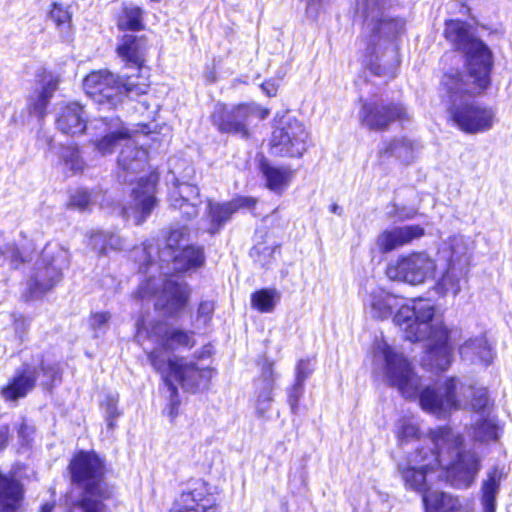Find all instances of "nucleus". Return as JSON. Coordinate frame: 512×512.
Wrapping results in <instances>:
<instances>
[{
	"instance_id": "obj_27",
	"label": "nucleus",
	"mask_w": 512,
	"mask_h": 512,
	"mask_svg": "<svg viewBox=\"0 0 512 512\" xmlns=\"http://www.w3.org/2000/svg\"><path fill=\"white\" fill-rule=\"evenodd\" d=\"M424 235V229L419 225L394 227L382 232L377 239L379 249L386 253L406 245Z\"/></svg>"
},
{
	"instance_id": "obj_52",
	"label": "nucleus",
	"mask_w": 512,
	"mask_h": 512,
	"mask_svg": "<svg viewBox=\"0 0 512 512\" xmlns=\"http://www.w3.org/2000/svg\"><path fill=\"white\" fill-rule=\"evenodd\" d=\"M397 436L401 443L408 442L419 437V429L415 424L403 420L399 424Z\"/></svg>"
},
{
	"instance_id": "obj_2",
	"label": "nucleus",
	"mask_w": 512,
	"mask_h": 512,
	"mask_svg": "<svg viewBox=\"0 0 512 512\" xmlns=\"http://www.w3.org/2000/svg\"><path fill=\"white\" fill-rule=\"evenodd\" d=\"M444 35L456 50L464 54L467 68V79L457 71L445 73L442 78V86L450 102L448 111L451 119L466 133L485 132L492 128L495 113L491 108L476 103L473 97L490 84L492 53L483 41L474 37L463 21H447Z\"/></svg>"
},
{
	"instance_id": "obj_29",
	"label": "nucleus",
	"mask_w": 512,
	"mask_h": 512,
	"mask_svg": "<svg viewBox=\"0 0 512 512\" xmlns=\"http://www.w3.org/2000/svg\"><path fill=\"white\" fill-rule=\"evenodd\" d=\"M398 306V298L382 288L373 289L365 300V308L371 317L386 319L391 316Z\"/></svg>"
},
{
	"instance_id": "obj_6",
	"label": "nucleus",
	"mask_w": 512,
	"mask_h": 512,
	"mask_svg": "<svg viewBox=\"0 0 512 512\" xmlns=\"http://www.w3.org/2000/svg\"><path fill=\"white\" fill-rule=\"evenodd\" d=\"M83 87L87 95L100 106L114 109L122 104L124 97L146 94L149 83L146 77L140 75L122 79L108 70H99L86 76Z\"/></svg>"
},
{
	"instance_id": "obj_19",
	"label": "nucleus",
	"mask_w": 512,
	"mask_h": 512,
	"mask_svg": "<svg viewBox=\"0 0 512 512\" xmlns=\"http://www.w3.org/2000/svg\"><path fill=\"white\" fill-rule=\"evenodd\" d=\"M169 203L170 207L179 211L184 219L196 217L202 204L198 187L177 180L169 193Z\"/></svg>"
},
{
	"instance_id": "obj_21",
	"label": "nucleus",
	"mask_w": 512,
	"mask_h": 512,
	"mask_svg": "<svg viewBox=\"0 0 512 512\" xmlns=\"http://www.w3.org/2000/svg\"><path fill=\"white\" fill-rule=\"evenodd\" d=\"M212 498L204 482L196 481L183 491L171 512H214Z\"/></svg>"
},
{
	"instance_id": "obj_10",
	"label": "nucleus",
	"mask_w": 512,
	"mask_h": 512,
	"mask_svg": "<svg viewBox=\"0 0 512 512\" xmlns=\"http://www.w3.org/2000/svg\"><path fill=\"white\" fill-rule=\"evenodd\" d=\"M138 296L140 298L156 296L155 307L173 315L186 306L190 291L183 282L173 278L160 279L151 275L139 286Z\"/></svg>"
},
{
	"instance_id": "obj_43",
	"label": "nucleus",
	"mask_w": 512,
	"mask_h": 512,
	"mask_svg": "<svg viewBox=\"0 0 512 512\" xmlns=\"http://www.w3.org/2000/svg\"><path fill=\"white\" fill-rule=\"evenodd\" d=\"M473 437L475 440L482 442L497 440L498 428L490 419L478 420L473 427Z\"/></svg>"
},
{
	"instance_id": "obj_4",
	"label": "nucleus",
	"mask_w": 512,
	"mask_h": 512,
	"mask_svg": "<svg viewBox=\"0 0 512 512\" xmlns=\"http://www.w3.org/2000/svg\"><path fill=\"white\" fill-rule=\"evenodd\" d=\"M393 322L411 342L428 340L423 365L435 372L445 371L452 361L449 332L441 319L435 317V307L429 300L418 299L400 306Z\"/></svg>"
},
{
	"instance_id": "obj_17",
	"label": "nucleus",
	"mask_w": 512,
	"mask_h": 512,
	"mask_svg": "<svg viewBox=\"0 0 512 512\" xmlns=\"http://www.w3.org/2000/svg\"><path fill=\"white\" fill-rule=\"evenodd\" d=\"M158 176L150 173L148 176L138 179L136 186L132 189V200L128 207L121 209V215L132 218L136 225H141L151 214L157 204L155 187Z\"/></svg>"
},
{
	"instance_id": "obj_36",
	"label": "nucleus",
	"mask_w": 512,
	"mask_h": 512,
	"mask_svg": "<svg viewBox=\"0 0 512 512\" xmlns=\"http://www.w3.org/2000/svg\"><path fill=\"white\" fill-rule=\"evenodd\" d=\"M465 273L466 270L448 265L446 272L435 285L437 293L440 295H446L450 293L453 296H456L461 290L460 280L465 275Z\"/></svg>"
},
{
	"instance_id": "obj_48",
	"label": "nucleus",
	"mask_w": 512,
	"mask_h": 512,
	"mask_svg": "<svg viewBox=\"0 0 512 512\" xmlns=\"http://www.w3.org/2000/svg\"><path fill=\"white\" fill-rule=\"evenodd\" d=\"M91 204V193L80 188L71 193L67 207L79 211H86L90 209Z\"/></svg>"
},
{
	"instance_id": "obj_26",
	"label": "nucleus",
	"mask_w": 512,
	"mask_h": 512,
	"mask_svg": "<svg viewBox=\"0 0 512 512\" xmlns=\"http://www.w3.org/2000/svg\"><path fill=\"white\" fill-rule=\"evenodd\" d=\"M56 126L64 134L71 136L82 134L86 128L84 107L77 102L61 106L57 113Z\"/></svg>"
},
{
	"instance_id": "obj_47",
	"label": "nucleus",
	"mask_w": 512,
	"mask_h": 512,
	"mask_svg": "<svg viewBox=\"0 0 512 512\" xmlns=\"http://www.w3.org/2000/svg\"><path fill=\"white\" fill-rule=\"evenodd\" d=\"M111 314L106 311L92 313L89 317V328L93 332L94 337L104 335L110 325Z\"/></svg>"
},
{
	"instance_id": "obj_13",
	"label": "nucleus",
	"mask_w": 512,
	"mask_h": 512,
	"mask_svg": "<svg viewBox=\"0 0 512 512\" xmlns=\"http://www.w3.org/2000/svg\"><path fill=\"white\" fill-rule=\"evenodd\" d=\"M308 139L305 125L294 117H286L272 132V153L281 157L300 158L308 149Z\"/></svg>"
},
{
	"instance_id": "obj_56",
	"label": "nucleus",
	"mask_w": 512,
	"mask_h": 512,
	"mask_svg": "<svg viewBox=\"0 0 512 512\" xmlns=\"http://www.w3.org/2000/svg\"><path fill=\"white\" fill-rule=\"evenodd\" d=\"M33 432V428L28 426L25 421H22L18 428V437L23 445L29 443Z\"/></svg>"
},
{
	"instance_id": "obj_18",
	"label": "nucleus",
	"mask_w": 512,
	"mask_h": 512,
	"mask_svg": "<svg viewBox=\"0 0 512 512\" xmlns=\"http://www.w3.org/2000/svg\"><path fill=\"white\" fill-rule=\"evenodd\" d=\"M410 119L407 108L401 103L365 102L360 111L362 125L370 130L383 131L394 121L403 123Z\"/></svg>"
},
{
	"instance_id": "obj_61",
	"label": "nucleus",
	"mask_w": 512,
	"mask_h": 512,
	"mask_svg": "<svg viewBox=\"0 0 512 512\" xmlns=\"http://www.w3.org/2000/svg\"><path fill=\"white\" fill-rule=\"evenodd\" d=\"M53 507L54 506L52 504L46 503L41 506L40 512H52Z\"/></svg>"
},
{
	"instance_id": "obj_46",
	"label": "nucleus",
	"mask_w": 512,
	"mask_h": 512,
	"mask_svg": "<svg viewBox=\"0 0 512 512\" xmlns=\"http://www.w3.org/2000/svg\"><path fill=\"white\" fill-rule=\"evenodd\" d=\"M118 401L119 397L117 394H109L102 404L108 431H113L116 426V419L121 415L117 407Z\"/></svg>"
},
{
	"instance_id": "obj_38",
	"label": "nucleus",
	"mask_w": 512,
	"mask_h": 512,
	"mask_svg": "<svg viewBox=\"0 0 512 512\" xmlns=\"http://www.w3.org/2000/svg\"><path fill=\"white\" fill-rule=\"evenodd\" d=\"M120 30L140 31L144 28L143 11L140 7L128 5L123 8L122 15L118 20Z\"/></svg>"
},
{
	"instance_id": "obj_53",
	"label": "nucleus",
	"mask_w": 512,
	"mask_h": 512,
	"mask_svg": "<svg viewBox=\"0 0 512 512\" xmlns=\"http://www.w3.org/2000/svg\"><path fill=\"white\" fill-rule=\"evenodd\" d=\"M50 18L55 22L57 27H61L70 22L71 14L62 5L53 3V7L50 11Z\"/></svg>"
},
{
	"instance_id": "obj_25",
	"label": "nucleus",
	"mask_w": 512,
	"mask_h": 512,
	"mask_svg": "<svg viewBox=\"0 0 512 512\" xmlns=\"http://www.w3.org/2000/svg\"><path fill=\"white\" fill-rule=\"evenodd\" d=\"M147 52V39L145 36L125 34L117 46V54L129 67L142 70Z\"/></svg>"
},
{
	"instance_id": "obj_30",
	"label": "nucleus",
	"mask_w": 512,
	"mask_h": 512,
	"mask_svg": "<svg viewBox=\"0 0 512 512\" xmlns=\"http://www.w3.org/2000/svg\"><path fill=\"white\" fill-rule=\"evenodd\" d=\"M422 145L419 141L412 140L406 137L394 138L380 150L381 157H395L403 163H411Z\"/></svg>"
},
{
	"instance_id": "obj_32",
	"label": "nucleus",
	"mask_w": 512,
	"mask_h": 512,
	"mask_svg": "<svg viewBox=\"0 0 512 512\" xmlns=\"http://www.w3.org/2000/svg\"><path fill=\"white\" fill-rule=\"evenodd\" d=\"M462 359L471 363L489 365L493 359V351L485 336L467 340L459 349Z\"/></svg>"
},
{
	"instance_id": "obj_5",
	"label": "nucleus",
	"mask_w": 512,
	"mask_h": 512,
	"mask_svg": "<svg viewBox=\"0 0 512 512\" xmlns=\"http://www.w3.org/2000/svg\"><path fill=\"white\" fill-rule=\"evenodd\" d=\"M148 359L153 368L161 374L169 391V416L172 419L177 416L180 404L178 389L174 382H178L186 391L196 392L208 386L213 374V370L209 367H200L186 358L168 360L160 355L159 351L149 352Z\"/></svg>"
},
{
	"instance_id": "obj_49",
	"label": "nucleus",
	"mask_w": 512,
	"mask_h": 512,
	"mask_svg": "<svg viewBox=\"0 0 512 512\" xmlns=\"http://www.w3.org/2000/svg\"><path fill=\"white\" fill-rule=\"evenodd\" d=\"M6 260L9 261L13 268H17L25 262V259L14 243H0V262Z\"/></svg>"
},
{
	"instance_id": "obj_11",
	"label": "nucleus",
	"mask_w": 512,
	"mask_h": 512,
	"mask_svg": "<svg viewBox=\"0 0 512 512\" xmlns=\"http://www.w3.org/2000/svg\"><path fill=\"white\" fill-rule=\"evenodd\" d=\"M268 110L261 109L255 103H242L235 106L216 104L211 115L212 123L219 131L248 137V125L254 119L263 120Z\"/></svg>"
},
{
	"instance_id": "obj_42",
	"label": "nucleus",
	"mask_w": 512,
	"mask_h": 512,
	"mask_svg": "<svg viewBox=\"0 0 512 512\" xmlns=\"http://www.w3.org/2000/svg\"><path fill=\"white\" fill-rule=\"evenodd\" d=\"M122 126L119 119H111L109 122L106 118L93 119L91 121L86 120L85 131L91 137L103 136L105 133Z\"/></svg>"
},
{
	"instance_id": "obj_12",
	"label": "nucleus",
	"mask_w": 512,
	"mask_h": 512,
	"mask_svg": "<svg viewBox=\"0 0 512 512\" xmlns=\"http://www.w3.org/2000/svg\"><path fill=\"white\" fill-rule=\"evenodd\" d=\"M188 229L184 226L171 229L161 249L151 242H145L141 249L134 251L135 260L142 273L161 271L163 263H170L172 256L188 244Z\"/></svg>"
},
{
	"instance_id": "obj_41",
	"label": "nucleus",
	"mask_w": 512,
	"mask_h": 512,
	"mask_svg": "<svg viewBox=\"0 0 512 512\" xmlns=\"http://www.w3.org/2000/svg\"><path fill=\"white\" fill-rule=\"evenodd\" d=\"M31 364L37 367L38 375L40 374V372L43 374V386H52L55 382H59L61 380V372L58 364H45L41 357H38L36 360H33V363Z\"/></svg>"
},
{
	"instance_id": "obj_3",
	"label": "nucleus",
	"mask_w": 512,
	"mask_h": 512,
	"mask_svg": "<svg viewBox=\"0 0 512 512\" xmlns=\"http://www.w3.org/2000/svg\"><path fill=\"white\" fill-rule=\"evenodd\" d=\"M376 355L384 361L387 383L404 398L418 399L421 408L430 414L445 417L452 411L468 408L484 413L489 405L485 388L466 386L454 377L439 386H427L421 390V377L415 373L408 358L385 342L378 344Z\"/></svg>"
},
{
	"instance_id": "obj_35",
	"label": "nucleus",
	"mask_w": 512,
	"mask_h": 512,
	"mask_svg": "<svg viewBox=\"0 0 512 512\" xmlns=\"http://www.w3.org/2000/svg\"><path fill=\"white\" fill-rule=\"evenodd\" d=\"M470 241L462 235L450 239V258L448 265L466 270L470 262Z\"/></svg>"
},
{
	"instance_id": "obj_62",
	"label": "nucleus",
	"mask_w": 512,
	"mask_h": 512,
	"mask_svg": "<svg viewBox=\"0 0 512 512\" xmlns=\"http://www.w3.org/2000/svg\"><path fill=\"white\" fill-rule=\"evenodd\" d=\"M330 211H331L332 213H335V214H340V213H341V207H340V206H338L337 204H333V205H331V207H330Z\"/></svg>"
},
{
	"instance_id": "obj_59",
	"label": "nucleus",
	"mask_w": 512,
	"mask_h": 512,
	"mask_svg": "<svg viewBox=\"0 0 512 512\" xmlns=\"http://www.w3.org/2000/svg\"><path fill=\"white\" fill-rule=\"evenodd\" d=\"M262 90L266 93L267 96L272 97L276 95L277 87L271 82H265L262 84Z\"/></svg>"
},
{
	"instance_id": "obj_8",
	"label": "nucleus",
	"mask_w": 512,
	"mask_h": 512,
	"mask_svg": "<svg viewBox=\"0 0 512 512\" xmlns=\"http://www.w3.org/2000/svg\"><path fill=\"white\" fill-rule=\"evenodd\" d=\"M398 35L391 31L363 35L365 44L364 65L376 76L392 79L400 66Z\"/></svg>"
},
{
	"instance_id": "obj_58",
	"label": "nucleus",
	"mask_w": 512,
	"mask_h": 512,
	"mask_svg": "<svg viewBox=\"0 0 512 512\" xmlns=\"http://www.w3.org/2000/svg\"><path fill=\"white\" fill-rule=\"evenodd\" d=\"M10 440V428L8 425H2L0 427V451L4 450Z\"/></svg>"
},
{
	"instance_id": "obj_14",
	"label": "nucleus",
	"mask_w": 512,
	"mask_h": 512,
	"mask_svg": "<svg viewBox=\"0 0 512 512\" xmlns=\"http://www.w3.org/2000/svg\"><path fill=\"white\" fill-rule=\"evenodd\" d=\"M391 0H357V12L363 18V35L391 31L400 35L405 21L390 15Z\"/></svg>"
},
{
	"instance_id": "obj_55",
	"label": "nucleus",
	"mask_w": 512,
	"mask_h": 512,
	"mask_svg": "<svg viewBox=\"0 0 512 512\" xmlns=\"http://www.w3.org/2000/svg\"><path fill=\"white\" fill-rule=\"evenodd\" d=\"M328 0H306V14L308 17L315 19L321 7Z\"/></svg>"
},
{
	"instance_id": "obj_31",
	"label": "nucleus",
	"mask_w": 512,
	"mask_h": 512,
	"mask_svg": "<svg viewBox=\"0 0 512 512\" xmlns=\"http://www.w3.org/2000/svg\"><path fill=\"white\" fill-rule=\"evenodd\" d=\"M504 474L501 469L494 466L486 473L480 489V500L483 512L496 511V497L499 493Z\"/></svg>"
},
{
	"instance_id": "obj_39",
	"label": "nucleus",
	"mask_w": 512,
	"mask_h": 512,
	"mask_svg": "<svg viewBox=\"0 0 512 512\" xmlns=\"http://www.w3.org/2000/svg\"><path fill=\"white\" fill-rule=\"evenodd\" d=\"M128 135V130L120 126L119 128L105 133V135L101 136L100 140H96L95 148L102 156L110 154L116 145L122 141H126Z\"/></svg>"
},
{
	"instance_id": "obj_50",
	"label": "nucleus",
	"mask_w": 512,
	"mask_h": 512,
	"mask_svg": "<svg viewBox=\"0 0 512 512\" xmlns=\"http://www.w3.org/2000/svg\"><path fill=\"white\" fill-rule=\"evenodd\" d=\"M304 393V384L294 382V384L287 389V403L290 406L291 413L296 415L298 412L299 401Z\"/></svg>"
},
{
	"instance_id": "obj_28",
	"label": "nucleus",
	"mask_w": 512,
	"mask_h": 512,
	"mask_svg": "<svg viewBox=\"0 0 512 512\" xmlns=\"http://www.w3.org/2000/svg\"><path fill=\"white\" fill-rule=\"evenodd\" d=\"M59 79L52 74L43 76L40 88L35 89L28 99L29 112L42 119L46 115V108L57 90Z\"/></svg>"
},
{
	"instance_id": "obj_51",
	"label": "nucleus",
	"mask_w": 512,
	"mask_h": 512,
	"mask_svg": "<svg viewBox=\"0 0 512 512\" xmlns=\"http://www.w3.org/2000/svg\"><path fill=\"white\" fill-rule=\"evenodd\" d=\"M89 245L93 250L100 255L107 254L108 251V232L96 231L93 232L89 239Z\"/></svg>"
},
{
	"instance_id": "obj_23",
	"label": "nucleus",
	"mask_w": 512,
	"mask_h": 512,
	"mask_svg": "<svg viewBox=\"0 0 512 512\" xmlns=\"http://www.w3.org/2000/svg\"><path fill=\"white\" fill-rule=\"evenodd\" d=\"M147 151L142 147H138L134 140L128 135L124 147L118 157V166L122 170L119 178L123 182L133 183L130 175L138 174L143 171L147 165Z\"/></svg>"
},
{
	"instance_id": "obj_20",
	"label": "nucleus",
	"mask_w": 512,
	"mask_h": 512,
	"mask_svg": "<svg viewBox=\"0 0 512 512\" xmlns=\"http://www.w3.org/2000/svg\"><path fill=\"white\" fill-rule=\"evenodd\" d=\"M278 378L277 373L273 369V364L265 362L262 366L260 376L254 381L255 402L254 407L256 415L259 418H269L271 411L275 383Z\"/></svg>"
},
{
	"instance_id": "obj_1",
	"label": "nucleus",
	"mask_w": 512,
	"mask_h": 512,
	"mask_svg": "<svg viewBox=\"0 0 512 512\" xmlns=\"http://www.w3.org/2000/svg\"><path fill=\"white\" fill-rule=\"evenodd\" d=\"M434 448H417L397 465L406 488L422 494L425 512H453L459 500L447 493L428 491L426 477L430 471L441 467L452 486L467 489L480 470V460L474 452L463 451V437L449 427H439L430 432Z\"/></svg>"
},
{
	"instance_id": "obj_22",
	"label": "nucleus",
	"mask_w": 512,
	"mask_h": 512,
	"mask_svg": "<svg viewBox=\"0 0 512 512\" xmlns=\"http://www.w3.org/2000/svg\"><path fill=\"white\" fill-rule=\"evenodd\" d=\"M255 203V199L251 197H237L224 203L209 200L207 204L209 218L207 231L212 235L217 233L234 213L243 208L251 209L255 206Z\"/></svg>"
},
{
	"instance_id": "obj_33",
	"label": "nucleus",
	"mask_w": 512,
	"mask_h": 512,
	"mask_svg": "<svg viewBox=\"0 0 512 512\" xmlns=\"http://www.w3.org/2000/svg\"><path fill=\"white\" fill-rule=\"evenodd\" d=\"M21 498L20 484L0 473V512H18Z\"/></svg>"
},
{
	"instance_id": "obj_40",
	"label": "nucleus",
	"mask_w": 512,
	"mask_h": 512,
	"mask_svg": "<svg viewBox=\"0 0 512 512\" xmlns=\"http://www.w3.org/2000/svg\"><path fill=\"white\" fill-rule=\"evenodd\" d=\"M279 299L275 289H261L251 295V305L262 313H270L274 310Z\"/></svg>"
},
{
	"instance_id": "obj_44",
	"label": "nucleus",
	"mask_w": 512,
	"mask_h": 512,
	"mask_svg": "<svg viewBox=\"0 0 512 512\" xmlns=\"http://www.w3.org/2000/svg\"><path fill=\"white\" fill-rule=\"evenodd\" d=\"M215 310L212 300H203L199 303L193 325L196 329H204L210 326Z\"/></svg>"
},
{
	"instance_id": "obj_24",
	"label": "nucleus",
	"mask_w": 512,
	"mask_h": 512,
	"mask_svg": "<svg viewBox=\"0 0 512 512\" xmlns=\"http://www.w3.org/2000/svg\"><path fill=\"white\" fill-rule=\"evenodd\" d=\"M37 378V367L31 363H23L16 370L11 382L3 388L2 396L12 401L25 397L34 388Z\"/></svg>"
},
{
	"instance_id": "obj_16",
	"label": "nucleus",
	"mask_w": 512,
	"mask_h": 512,
	"mask_svg": "<svg viewBox=\"0 0 512 512\" xmlns=\"http://www.w3.org/2000/svg\"><path fill=\"white\" fill-rule=\"evenodd\" d=\"M435 261L424 252H414L400 256L395 264L387 268V276L411 285H419L434 277Z\"/></svg>"
},
{
	"instance_id": "obj_37",
	"label": "nucleus",
	"mask_w": 512,
	"mask_h": 512,
	"mask_svg": "<svg viewBox=\"0 0 512 512\" xmlns=\"http://www.w3.org/2000/svg\"><path fill=\"white\" fill-rule=\"evenodd\" d=\"M261 171L266 179L267 187L276 192L282 191L288 186L292 174L288 168L274 167L268 163L261 165Z\"/></svg>"
},
{
	"instance_id": "obj_57",
	"label": "nucleus",
	"mask_w": 512,
	"mask_h": 512,
	"mask_svg": "<svg viewBox=\"0 0 512 512\" xmlns=\"http://www.w3.org/2000/svg\"><path fill=\"white\" fill-rule=\"evenodd\" d=\"M124 246V240L119 235L108 232V248L110 250H122Z\"/></svg>"
},
{
	"instance_id": "obj_45",
	"label": "nucleus",
	"mask_w": 512,
	"mask_h": 512,
	"mask_svg": "<svg viewBox=\"0 0 512 512\" xmlns=\"http://www.w3.org/2000/svg\"><path fill=\"white\" fill-rule=\"evenodd\" d=\"M60 157L66 167L73 172L81 171L84 167V161L76 145L62 146Z\"/></svg>"
},
{
	"instance_id": "obj_60",
	"label": "nucleus",
	"mask_w": 512,
	"mask_h": 512,
	"mask_svg": "<svg viewBox=\"0 0 512 512\" xmlns=\"http://www.w3.org/2000/svg\"><path fill=\"white\" fill-rule=\"evenodd\" d=\"M26 321L24 319L16 320L15 321V330L17 333L21 332L24 333L26 330Z\"/></svg>"
},
{
	"instance_id": "obj_15",
	"label": "nucleus",
	"mask_w": 512,
	"mask_h": 512,
	"mask_svg": "<svg viewBox=\"0 0 512 512\" xmlns=\"http://www.w3.org/2000/svg\"><path fill=\"white\" fill-rule=\"evenodd\" d=\"M61 269L58 258L54 257L53 249L50 245H47L27 282V288L23 294L24 298L27 301L38 299L53 289L62 279Z\"/></svg>"
},
{
	"instance_id": "obj_54",
	"label": "nucleus",
	"mask_w": 512,
	"mask_h": 512,
	"mask_svg": "<svg viewBox=\"0 0 512 512\" xmlns=\"http://www.w3.org/2000/svg\"><path fill=\"white\" fill-rule=\"evenodd\" d=\"M313 367L310 360L301 359L295 368V382L304 384L308 377L312 374Z\"/></svg>"
},
{
	"instance_id": "obj_7",
	"label": "nucleus",
	"mask_w": 512,
	"mask_h": 512,
	"mask_svg": "<svg viewBox=\"0 0 512 512\" xmlns=\"http://www.w3.org/2000/svg\"><path fill=\"white\" fill-rule=\"evenodd\" d=\"M72 481L83 486L81 498L73 503L68 512H102L101 499L105 497L103 487V464L93 452H79L70 462Z\"/></svg>"
},
{
	"instance_id": "obj_34",
	"label": "nucleus",
	"mask_w": 512,
	"mask_h": 512,
	"mask_svg": "<svg viewBox=\"0 0 512 512\" xmlns=\"http://www.w3.org/2000/svg\"><path fill=\"white\" fill-rule=\"evenodd\" d=\"M170 262L174 270L184 272L200 267L204 263V253L202 248L187 244L172 256Z\"/></svg>"
},
{
	"instance_id": "obj_9",
	"label": "nucleus",
	"mask_w": 512,
	"mask_h": 512,
	"mask_svg": "<svg viewBox=\"0 0 512 512\" xmlns=\"http://www.w3.org/2000/svg\"><path fill=\"white\" fill-rule=\"evenodd\" d=\"M136 339L142 345L145 341H150L154 344L150 352L159 351V354L168 360H175L176 357H171L174 350L191 349L195 345L193 332L172 327L161 321L146 323L143 319L137 322Z\"/></svg>"
}]
</instances>
